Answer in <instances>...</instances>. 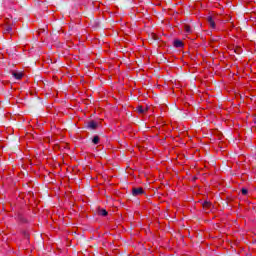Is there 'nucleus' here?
Masks as SVG:
<instances>
[{
    "label": "nucleus",
    "mask_w": 256,
    "mask_h": 256,
    "mask_svg": "<svg viewBox=\"0 0 256 256\" xmlns=\"http://www.w3.org/2000/svg\"><path fill=\"white\" fill-rule=\"evenodd\" d=\"M143 193H145V191L143 190V188L139 187V188H133L132 189V195H134V197H137L139 195H143Z\"/></svg>",
    "instance_id": "2"
},
{
    "label": "nucleus",
    "mask_w": 256,
    "mask_h": 256,
    "mask_svg": "<svg viewBox=\"0 0 256 256\" xmlns=\"http://www.w3.org/2000/svg\"><path fill=\"white\" fill-rule=\"evenodd\" d=\"M13 31V28L11 26H7L5 29V33H11Z\"/></svg>",
    "instance_id": "11"
},
{
    "label": "nucleus",
    "mask_w": 256,
    "mask_h": 256,
    "mask_svg": "<svg viewBox=\"0 0 256 256\" xmlns=\"http://www.w3.org/2000/svg\"><path fill=\"white\" fill-rule=\"evenodd\" d=\"M184 31L186 32V33H192V30H191V26H189V25H184Z\"/></svg>",
    "instance_id": "10"
},
{
    "label": "nucleus",
    "mask_w": 256,
    "mask_h": 256,
    "mask_svg": "<svg viewBox=\"0 0 256 256\" xmlns=\"http://www.w3.org/2000/svg\"><path fill=\"white\" fill-rule=\"evenodd\" d=\"M99 215H101L102 217H107L108 212H107V210L102 209V210L99 211Z\"/></svg>",
    "instance_id": "9"
},
{
    "label": "nucleus",
    "mask_w": 256,
    "mask_h": 256,
    "mask_svg": "<svg viewBox=\"0 0 256 256\" xmlns=\"http://www.w3.org/2000/svg\"><path fill=\"white\" fill-rule=\"evenodd\" d=\"M202 207L205 213H209V211L213 209V204L209 201H205L204 203H202Z\"/></svg>",
    "instance_id": "1"
},
{
    "label": "nucleus",
    "mask_w": 256,
    "mask_h": 256,
    "mask_svg": "<svg viewBox=\"0 0 256 256\" xmlns=\"http://www.w3.org/2000/svg\"><path fill=\"white\" fill-rule=\"evenodd\" d=\"M13 78L17 79L18 81L23 79V72H12Z\"/></svg>",
    "instance_id": "5"
},
{
    "label": "nucleus",
    "mask_w": 256,
    "mask_h": 256,
    "mask_svg": "<svg viewBox=\"0 0 256 256\" xmlns=\"http://www.w3.org/2000/svg\"><path fill=\"white\" fill-rule=\"evenodd\" d=\"M99 141H100L99 136H94L92 139V143H94V145H99Z\"/></svg>",
    "instance_id": "8"
},
{
    "label": "nucleus",
    "mask_w": 256,
    "mask_h": 256,
    "mask_svg": "<svg viewBox=\"0 0 256 256\" xmlns=\"http://www.w3.org/2000/svg\"><path fill=\"white\" fill-rule=\"evenodd\" d=\"M149 110V108H147V106H138L136 108V111L139 115H144V113H147V111Z\"/></svg>",
    "instance_id": "3"
},
{
    "label": "nucleus",
    "mask_w": 256,
    "mask_h": 256,
    "mask_svg": "<svg viewBox=\"0 0 256 256\" xmlns=\"http://www.w3.org/2000/svg\"><path fill=\"white\" fill-rule=\"evenodd\" d=\"M241 192H242V195H247V193H248L247 189H245V188H243V189L241 190Z\"/></svg>",
    "instance_id": "12"
},
{
    "label": "nucleus",
    "mask_w": 256,
    "mask_h": 256,
    "mask_svg": "<svg viewBox=\"0 0 256 256\" xmlns=\"http://www.w3.org/2000/svg\"><path fill=\"white\" fill-rule=\"evenodd\" d=\"M88 127H89L90 129H95V128L97 127V122H95V121H90V122L88 123Z\"/></svg>",
    "instance_id": "7"
},
{
    "label": "nucleus",
    "mask_w": 256,
    "mask_h": 256,
    "mask_svg": "<svg viewBox=\"0 0 256 256\" xmlns=\"http://www.w3.org/2000/svg\"><path fill=\"white\" fill-rule=\"evenodd\" d=\"M207 21H208L209 27L211 29H216L217 28V25L215 24V19H213L212 16H208Z\"/></svg>",
    "instance_id": "4"
},
{
    "label": "nucleus",
    "mask_w": 256,
    "mask_h": 256,
    "mask_svg": "<svg viewBox=\"0 0 256 256\" xmlns=\"http://www.w3.org/2000/svg\"><path fill=\"white\" fill-rule=\"evenodd\" d=\"M173 45L176 48H181V47H183L184 44H183V41H181V40H174Z\"/></svg>",
    "instance_id": "6"
}]
</instances>
